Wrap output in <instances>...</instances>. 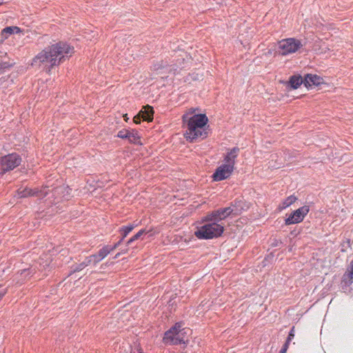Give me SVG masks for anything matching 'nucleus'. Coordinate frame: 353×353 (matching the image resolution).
I'll return each mask as SVG.
<instances>
[{"label": "nucleus", "instance_id": "8", "mask_svg": "<svg viewBox=\"0 0 353 353\" xmlns=\"http://www.w3.org/2000/svg\"><path fill=\"white\" fill-rule=\"evenodd\" d=\"M309 211L310 208L308 205H303L299 208L294 210L288 218L285 219V224L289 225L301 223Z\"/></svg>", "mask_w": 353, "mask_h": 353}, {"label": "nucleus", "instance_id": "17", "mask_svg": "<svg viewBox=\"0 0 353 353\" xmlns=\"http://www.w3.org/2000/svg\"><path fill=\"white\" fill-rule=\"evenodd\" d=\"M128 139L130 143H141L140 136L139 135L138 132L134 130L132 131L129 130Z\"/></svg>", "mask_w": 353, "mask_h": 353}, {"label": "nucleus", "instance_id": "5", "mask_svg": "<svg viewBox=\"0 0 353 353\" xmlns=\"http://www.w3.org/2000/svg\"><path fill=\"white\" fill-rule=\"evenodd\" d=\"M241 203V201H236L235 204L232 205V206L214 210L205 216L204 221H215L217 223H222L223 220L232 214L238 215L240 214V212L236 209V205L238 203L240 205Z\"/></svg>", "mask_w": 353, "mask_h": 353}, {"label": "nucleus", "instance_id": "12", "mask_svg": "<svg viewBox=\"0 0 353 353\" xmlns=\"http://www.w3.org/2000/svg\"><path fill=\"white\" fill-rule=\"evenodd\" d=\"M322 83H323V79L320 76L312 74H307L305 76V86L307 88H310L312 85H319Z\"/></svg>", "mask_w": 353, "mask_h": 353}, {"label": "nucleus", "instance_id": "26", "mask_svg": "<svg viewBox=\"0 0 353 353\" xmlns=\"http://www.w3.org/2000/svg\"><path fill=\"white\" fill-rule=\"evenodd\" d=\"M294 327H292L290 333H289V335L287 338V340L286 341H288V343H290V342L292 340V339L294 338Z\"/></svg>", "mask_w": 353, "mask_h": 353}, {"label": "nucleus", "instance_id": "22", "mask_svg": "<svg viewBox=\"0 0 353 353\" xmlns=\"http://www.w3.org/2000/svg\"><path fill=\"white\" fill-rule=\"evenodd\" d=\"M147 233H148V231H147L146 230H141L139 232H138L135 235H134L132 238H130L128 241L127 244L130 245L133 241L139 239L141 235H143V234H147Z\"/></svg>", "mask_w": 353, "mask_h": 353}, {"label": "nucleus", "instance_id": "11", "mask_svg": "<svg viewBox=\"0 0 353 353\" xmlns=\"http://www.w3.org/2000/svg\"><path fill=\"white\" fill-rule=\"evenodd\" d=\"M154 111L151 106L146 105L143 107V110H141L136 116L134 117L133 121L135 123H140L141 119L150 122L153 119Z\"/></svg>", "mask_w": 353, "mask_h": 353}, {"label": "nucleus", "instance_id": "14", "mask_svg": "<svg viewBox=\"0 0 353 353\" xmlns=\"http://www.w3.org/2000/svg\"><path fill=\"white\" fill-rule=\"evenodd\" d=\"M54 194L56 195H61L63 199L68 200L70 197L71 189L64 185L57 187L54 190Z\"/></svg>", "mask_w": 353, "mask_h": 353}, {"label": "nucleus", "instance_id": "37", "mask_svg": "<svg viewBox=\"0 0 353 353\" xmlns=\"http://www.w3.org/2000/svg\"><path fill=\"white\" fill-rule=\"evenodd\" d=\"M48 265H49V263H48V262H47V263H46V265H43V267H45V266H48Z\"/></svg>", "mask_w": 353, "mask_h": 353}, {"label": "nucleus", "instance_id": "31", "mask_svg": "<svg viewBox=\"0 0 353 353\" xmlns=\"http://www.w3.org/2000/svg\"><path fill=\"white\" fill-rule=\"evenodd\" d=\"M347 270L353 272V259L351 261L348 268H347Z\"/></svg>", "mask_w": 353, "mask_h": 353}, {"label": "nucleus", "instance_id": "15", "mask_svg": "<svg viewBox=\"0 0 353 353\" xmlns=\"http://www.w3.org/2000/svg\"><path fill=\"white\" fill-rule=\"evenodd\" d=\"M302 83L305 85V78L301 75H293L290 78L289 84L293 89H297Z\"/></svg>", "mask_w": 353, "mask_h": 353}, {"label": "nucleus", "instance_id": "9", "mask_svg": "<svg viewBox=\"0 0 353 353\" xmlns=\"http://www.w3.org/2000/svg\"><path fill=\"white\" fill-rule=\"evenodd\" d=\"M47 187L43 189L38 190L37 189H30L28 188H19L17 190V196L19 198H25L30 196H36L40 199L46 197L48 194V191L46 190Z\"/></svg>", "mask_w": 353, "mask_h": 353}, {"label": "nucleus", "instance_id": "19", "mask_svg": "<svg viewBox=\"0 0 353 353\" xmlns=\"http://www.w3.org/2000/svg\"><path fill=\"white\" fill-rule=\"evenodd\" d=\"M343 282L347 285H350L353 283V272L346 270L343 276Z\"/></svg>", "mask_w": 353, "mask_h": 353}, {"label": "nucleus", "instance_id": "25", "mask_svg": "<svg viewBox=\"0 0 353 353\" xmlns=\"http://www.w3.org/2000/svg\"><path fill=\"white\" fill-rule=\"evenodd\" d=\"M128 134H129V130H120L118 132L117 137L121 138V139H128Z\"/></svg>", "mask_w": 353, "mask_h": 353}, {"label": "nucleus", "instance_id": "23", "mask_svg": "<svg viewBox=\"0 0 353 353\" xmlns=\"http://www.w3.org/2000/svg\"><path fill=\"white\" fill-rule=\"evenodd\" d=\"M165 67V65L163 63V61H159V62L154 63L152 65L151 69L153 71L158 72L159 70L163 69Z\"/></svg>", "mask_w": 353, "mask_h": 353}, {"label": "nucleus", "instance_id": "38", "mask_svg": "<svg viewBox=\"0 0 353 353\" xmlns=\"http://www.w3.org/2000/svg\"><path fill=\"white\" fill-rule=\"evenodd\" d=\"M41 260H43V259H42V258H40V259H39V263H40V265H41Z\"/></svg>", "mask_w": 353, "mask_h": 353}, {"label": "nucleus", "instance_id": "28", "mask_svg": "<svg viewBox=\"0 0 353 353\" xmlns=\"http://www.w3.org/2000/svg\"><path fill=\"white\" fill-rule=\"evenodd\" d=\"M288 347H289V343H288V341H285V343L283 345V347L280 350V353H286Z\"/></svg>", "mask_w": 353, "mask_h": 353}, {"label": "nucleus", "instance_id": "32", "mask_svg": "<svg viewBox=\"0 0 353 353\" xmlns=\"http://www.w3.org/2000/svg\"><path fill=\"white\" fill-rule=\"evenodd\" d=\"M7 293V290L3 289L0 291V299Z\"/></svg>", "mask_w": 353, "mask_h": 353}, {"label": "nucleus", "instance_id": "18", "mask_svg": "<svg viewBox=\"0 0 353 353\" xmlns=\"http://www.w3.org/2000/svg\"><path fill=\"white\" fill-rule=\"evenodd\" d=\"M136 227V225L133 224H129L125 226H123L120 228V232L122 234V237L123 239L127 236V235Z\"/></svg>", "mask_w": 353, "mask_h": 353}, {"label": "nucleus", "instance_id": "36", "mask_svg": "<svg viewBox=\"0 0 353 353\" xmlns=\"http://www.w3.org/2000/svg\"><path fill=\"white\" fill-rule=\"evenodd\" d=\"M3 3V0H0V5H2Z\"/></svg>", "mask_w": 353, "mask_h": 353}, {"label": "nucleus", "instance_id": "39", "mask_svg": "<svg viewBox=\"0 0 353 353\" xmlns=\"http://www.w3.org/2000/svg\"><path fill=\"white\" fill-rule=\"evenodd\" d=\"M139 353H144L141 350H139Z\"/></svg>", "mask_w": 353, "mask_h": 353}, {"label": "nucleus", "instance_id": "3", "mask_svg": "<svg viewBox=\"0 0 353 353\" xmlns=\"http://www.w3.org/2000/svg\"><path fill=\"white\" fill-rule=\"evenodd\" d=\"M183 324L181 322L176 323L168 330L163 337L164 343L170 345L187 343L191 331L188 328L183 327Z\"/></svg>", "mask_w": 353, "mask_h": 353}, {"label": "nucleus", "instance_id": "7", "mask_svg": "<svg viewBox=\"0 0 353 353\" xmlns=\"http://www.w3.org/2000/svg\"><path fill=\"white\" fill-rule=\"evenodd\" d=\"M21 159L16 153L9 154L0 158V174L13 170L20 165Z\"/></svg>", "mask_w": 353, "mask_h": 353}, {"label": "nucleus", "instance_id": "6", "mask_svg": "<svg viewBox=\"0 0 353 353\" xmlns=\"http://www.w3.org/2000/svg\"><path fill=\"white\" fill-rule=\"evenodd\" d=\"M302 46L301 41L294 38L282 39L278 42V53L282 56H286L296 52Z\"/></svg>", "mask_w": 353, "mask_h": 353}, {"label": "nucleus", "instance_id": "20", "mask_svg": "<svg viewBox=\"0 0 353 353\" xmlns=\"http://www.w3.org/2000/svg\"><path fill=\"white\" fill-rule=\"evenodd\" d=\"M112 252V249H110V245H105L99 251L97 252L99 257H101L103 260L105 256H108Z\"/></svg>", "mask_w": 353, "mask_h": 353}, {"label": "nucleus", "instance_id": "21", "mask_svg": "<svg viewBox=\"0 0 353 353\" xmlns=\"http://www.w3.org/2000/svg\"><path fill=\"white\" fill-rule=\"evenodd\" d=\"M14 30H15L17 32H19L20 29H19L18 27H16V26H9V27H6V28H5L2 30V34H3V35H4V34L10 35V34H13Z\"/></svg>", "mask_w": 353, "mask_h": 353}, {"label": "nucleus", "instance_id": "27", "mask_svg": "<svg viewBox=\"0 0 353 353\" xmlns=\"http://www.w3.org/2000/svg\"><path fill=\"white\" fill-rule=\"evenodd\" d=\"M85 261L88 265H91V264L94 265V258L92 255L86 257Z\"/></svg>", "mask_w": 353, "mask_h": 353}, {"label": "nucleus", "instance_id": "2", "mask_svg": "<svg viewBox=\"0 0 353 353\" xmlns=\"http://www.w3.org/2000/svg\"><path fill=\"white\" fill-rule=\"evenodd\" d=\"M194 111L190 110V113L183 115V121L187 125V130L185 133V137L190 142H194L198 138H205L207 137L208 132L205 130V125L208 121V119L204 114H193Z\"/></svg>", "mask_w": 353, "mask_h": 353}, {"label": "nucleus", "instance_id": "35", "mask_svg": "<svg viewBox=\"0 0 353 353\" xmlns=\"http://www.w3.org/2000/svg\"><path fill=\"white\" fill-rule=\"evenodd\" d=\"M125 252H127V250H122L121 253H123H123H125Z\"/></svg>", "mask_w": 353, "mask_h": 353}, {"label": "nucleus", "instance_id": "13", "mask_svg": "<svg viewBox=\"0 0 353 353\" xmlns=\"http://www.w3.org/2000/svg\"><path fill=\"white\" fill-rule=\"evenodd\" d=\"M239 152V148L237 147L233 148L230 152L227 153L224 158V164L232 165L234 168L235 159Z\"/></svg>", "mask_w": 353, "mask_h": 353}, {"label": "nucleus", "instance_id": "10", "mask_svg": "<svg viewBox=\"0 0 353 353\" xmlns=\"http://www.w3.org/2000/svg\"><path fill=\"white\" fill-rule=\"evenodd\" d=\"M234 168L232 165L227 164H222L219 166L212 175L213 180L215 181H220L228 179L232 173Z\"/></svg>", "mask_w": 353, "mask_h": 353}, {"label": "nucleus", "instance_id": "4", "mask_svg": "<svg viewBox=\"0 0 353 353\" xmlns=\"http://www.w3.org/2000/svg\"><path fill=\"white\" fill-rule=\"evenodd\" d=\"M208 223L198 228L194 232L195 236L199 239H212L221 236L224 231L223 223H217L215 221H206Z\"/></svg>", "mask_w": 353, "mask_h": 353}, {"label": "nucleus", "instance_id": "40", "mask_svg": "<svg viewBox=\"0 0 353 353\" xmlns=\"http://www.w3.org/2000/svg\"><path fill=\"white\" fill-rule=\"evenodd\" d=\"M1 287V285L0 284V288Z\"/></svg>", "mask_w": 353, "mask_h": 353}, {"label": "nucleus", "instance_id": "29", "mask_svg": "<svg viewBox=\"0 0 353 353\" xmlns=\"http://www.w3.org/2000/svg\"><path fill=\"white\" fill-rule=\"evenodd\" d=\"M123 239L121 238L117 243H116L113 246H110V249H112V252L117 249L122 243Z\"/></svg>", "mask_w": 353, "mask_h": 353}, {"label": "nucleus", "instance_id": "34", "mask_svg": "<svg viewBox=\"0 0 353 353\" xmlns=\"http://www.w3.org/2000/svg\"><path fill=\"white\" fill-rule=\"evenodd\" d=\"M125 120L127 121L128 119V117H127V114L124 115Z\"/></svg>", "mask_w": 353, "mask_h": 353}, {"label": "nucleus", "instance_id": "1", "mask_svg": "<svg viewBox=\"0 0 353 353\" xmlns=\"http://www.w3.org/2000/svg\"><path fill=\"white\" fill-rule=\"evenodd\" d=\"M74 52L72 46L59 42L45 48L32 60L31 65L49 73L51 70L65 61Z\"/></svg>", "mask_w": 353, "mask_h": 353}, {"label": "nucleus", "instance_id": "16", "mask_svg": "<svg viewBox=\"0 0 353 353\" xmlns=\"http://www.w3.org/2000/svg\"><path fill=\"white\" fill-rule=\"evenodd\" d=\"M297 198L294 195H290L288 196L279 206V210H283L285 209L286 208L289 207L292 204H293L296 201Z\"/></svg>", "mask_w": 353, "mask_h": 353}, {"label": "nucleus", "instance_id": "24", "mask_svg": "<svg viewBox=\"0 0 353 353\" xmlns=\"http://www.w3.org/2000/svg\"><path fill=\"white\" fill-rule=\"evenodd\" d=\"M87 266H88V265H87L85 261L84 260L83 262H81V263H79L77 265H76L73 268L72 272H76L81 271V270H82L83 268H85Z\"/></svg>", "mask_w": 353, "mask_h": 353}, {"label": "nucleus", "instance_id": "30", "mask_svg": "<svg viewBox=\"0 0 353 353\" xmlns=\"http://www.w3.org/2000/svg\"><path fill=\"white\" fill-rule=\"evenodd\" d=\"M92 256L94 258V265L97 264L99 262L102 261L101 257H99L98 254H92Z\"/></svg>", "mask_w": 353, "mask_h": 353}, {"label": "nucleus", "instance_id": "33", "mask_svg": "<svg viewBox=\"0 0 353 353\" xmlns=\"http://www.w3.org/2000/svg\"><path fill=\"white\" fill-rule=\"evenodd\" d=\"M121 253H117L115 256H114V259H117V257H119V256L120 255Z\"/></svg>", "mask_w": 353, "mask_h": 353}]
</instances>
